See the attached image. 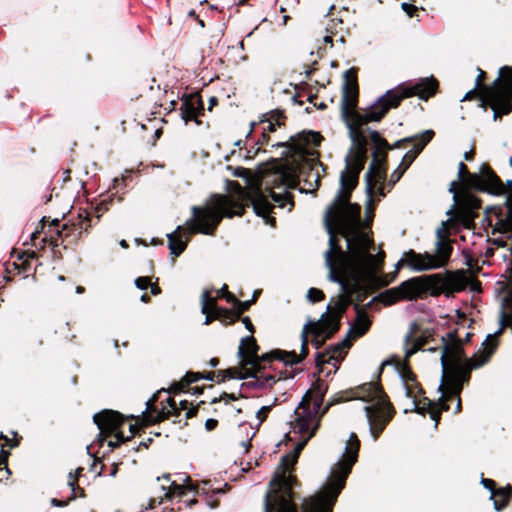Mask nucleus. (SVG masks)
<instances>
[{"mask_svg": "<svg viewBox=\"0 0 512 512\" xmlns=\"http://www.w3.org/2000/svg\"><path fill=\"white\" fill-rule=\"evenodd\" d=\"M358 68L351 67L344 73L341 99V116L349 128L351 147L345 157V169L340 173V188L344 194H352L359 184V177L367 162L368 139L363 128L370 122H380L401 102L413 96L427 101L439 91V82L434 76L421 78L415 83H404L386 91L366 112L356 111L359 100Z\"/></svg>", "mask_w": 512, "mask_h": 512, "instance_id": "nucleus-1", "label": "nucleus"}, {"mask_svg": "<svg viewBox=\"0 0 512 512\" xmlns=\"http://www.w3.org/2000/svg\"><path fill=\"white\" fill-rule=\"evenodd\" d=\"M328 385L318 378L312 387L305 393L297 410L294 428L300 433H309L308 439L312 438L320 426L321 417L326 414L333 405L359 399L364 402L375 403L365 406L366 417L369 423L370 432L374 440H377L388 423L394 417L396 411L384 391L380 379L376 382L363 383L355 388H349L335 393L327 402L319 416V410L323 404Z\"/></svg>", "mask_w": 512, "mask_h": 512, "instance_id": "nucleus-2", "label": "nucleus"}, {"mask_svg": "<svg viewBox=\"0 0 512 512\" xmlns=\"http://www.w3.org/2000/svg\"><path fill=\"white\" fill-rule=\"evenodd\" d=\"M228 186L236 199L223 194L212 195L204 206L192 207V218L186 221L184 227L178 226L174 232L167 234L171 254L178 257L187 248L189 239L182 240V233L213 236L224 217H241L250 205L256 215L269 218L274 206L260 184L244 188L237 181H229Z\"/></svg>", "mask_w": 512, "mask_h": 512, "instance_id": "nucleus-3", "label": "nucleus"}, {"mask_svg": "<svg viewBox=\"0 0 512 512\" xmlns=\"http://www.w3.org/2000/svg\"><path fill=\"white\" fill-rule=\"evenodd\" d=\"M352 194L338 191L334 200L326 208L324 223L329 234V249L325 252V263L329 269L328 278L332 282L342 281V272L356 270L351 267L350 256L339 244L337 232L346 240L361 222V206L351 202Z\"/></svg>", "mask_w": 512, "mask_h": 512, "instance_id": "nucleus-4", "label": "nucleus"}, {"mask_svg": "<svg viewBox=\"0 0 512 512\" xmlns=\"http://www.w3.org/2000/svg\"><path fill=\"white\" fill-rule=\"evenodd\" d=\"M466 287V278L463 270L446 271L441 273L412 277L403 281L399 286L381 293L379 299L385 306L393 305L399 301H413L423 299L429 293L432 297L444 294L447 297L455 292H461Z\"/></svg>", "mask_w": 512, "mask_h": 512, "instance_id": "nucleus-5", "label": "nucleus"}, {"mask_svg": "<svg viewBox=\"0 0 512 512\" xmlns=\"http://www.w3.org/2000/svg\"><path fill=\"white\" fill-rule=\"evenodd\" d=\"M500 335L496 332L493 335L489 334L482 344L484 348L478 350L471 358L466 357L463 343H442V380L446 381L454 394L459 393L464 385L469 383L473 369L480 368L490 361L497 350V338Z\"/></svg>", "mask_w": 512, "mask_h": 512, "instance_id": "nucleus-6", "label": "nucleus"}, {"mask_svg": "<svg viewBox=\"0 0 512 512\" xmlns=\"http://www.w3.org/2000/svg\"><path fill=\"white\" fill-rule=\"evenodd\" d=\"M305 443H299L289 453L283 455L270 482V489L265 495L264 512H302L296 503L297 487L301 486L293 473L301 450Z\"/></svg>", "mask_w": 512, "mask_h": 512, "instance_id": "nucleus-7", "label": "nucleus"}, {"mask_svg": "<svg viewBox=\"0 0 512 512\" xmlns=\"http://www.w3.org/2000/svg\"><path fill=\"white\" fill-rule=\"evenodd\" d=\"M305 443H299L289 453L283 455L270 482V489L265 495L264 512H302L296 503L297 487L301 486L293 473L301 450Z\"/></svg>", "mask_w": 512, "mask_h": 512, "instance_id": "nucleus-8", "label": "nucleus"}, {"mask_svg": "<svg viewBox=\"0 0 512 512\" xmlns=\"http://www.w3.org/2000/svg\"><path fill=\"white\" fill-rule=\"evenodd\" d=\"M360 440L356 433H351L342 459L332 471V479L328 485L301 501L302 512H333L338 496L345 487L346 479L358 460Z\"/></svg>", "mask_w": 512, "mask_h": 512, "instance_id": "nucleus-9", "label": "nucleus"}, {"mask_svg": "<svg viewBox=\"0 0 512 512\" xmlns=\"http://www.w3.org/2000/svg\"><path fill=\"white\" fill-rule=\"evenodd\" d=\"M324 137L320 132L313 130H303L290 136L287 141L273 144V147H285L288 149L289 156L292 158L293 172L304 178V181L312 186L309 178L314 176L315 188L320 186V175L318 172L313 174L316 167L321 166L325 172L327 166L324 165L319 157L320 153L314 149L321 145Z\"/></svg>", "mask_w": 512, "mask_h": 512, "instance_id": "nucleus-10", "label": "nucleus"}, {"mask_svg": "<svg viewBox=\"0 0 512 512\" xmlns=\"http://www.w3.org/2000/svg\"><path fill=\"white\" fill-rule=\"evenodd\" d=\"M370 134V141L374 146L372 160L365 173V190L371 199L375 195L378 183H385L388 171V141L376 130L367 129Z\"/></svg>", "mask_w": 512, "mask_h": 512, "instance_id": "nucleus-11", "label": "nucleus"}, {"mask_svg": "<svg viewBox=\"0 0 512 512\" xmlns=\"http://www.w3.org/2000/svg\"><path fill=\"white\" fill-rule=\"evenodd\" d=\"M342 281L337 282L341 288V294L337 299H332L327 306V311L323 314L328 319L326 324L331 325V334H335L340 330L341 318L345 314L348 307L353 304L354 291L359 287V273L356 270L342 272Z\"/></svg>", "mask_w": 512, "mask_h": 512, "instance_id": "nucleus-12", "label": "nucleus"}, {"mask_svg": "<svg viewBox=\"0 0 512 512\" xmlns=\"http://www.w3.org/2000/svg\"><path fill=\"white\" fill-rule=\"evenodd\" d=\"M79 214L78 223H65L59 229L60 221L54 219L48 225V232L42 239L44 243H49L53 249L62 245L64 249H72L80 240L83 231L88 232L91 227L90 214L84 211Z\"/></svg>", "mask_w": 512, "mask_h": 512, "instance_id": "nucleus-13", "label": "nucleus"}, {"mask_svg": "<svg viewBox=\"0 0 512 512\" xmlns=\"http://www.w3.org/2000/svg\"><path fill=\"white\" fill-rule=\"evenodd\" d=\"M480 107L493 110V119L501 120L503 115L512 112V80L498 77L489 87L481 93Z\"/></svg>", "mask_w": 512, "mask_h": 512, "instance_id": "nucleus-14", "label": "nucleus"}, {"mask_svg": "<svg viewBox=\"0 0 512 512\" xmlns=\"http://www.w3.org/2000/svg\"><path fill=\"white\" fill-rule=\"evenodd\" d=\"M126 418L118 411L104 409L93 416V421L100 430L99 441L102 443L106 438L114 436V441H109L108 446L114 450L122 444L130 441V437H125L121 427Z\"/></svg>", "mask_w": 512, "mask_h": 512, "instance_id": "nucleus-15", "label": "nucleus"}, {"mask_svg": "<svg viewBox=\"0 0 512 512\" xmlns=\"http://www.w3.org/2000/svg\"><path fill=\"white\" fill-rule=\"evenodd\" d=\"M360 223L350 230L347 238V248L351 260V267L358 271L359 267L366 265V261H372L374 256L368 253V249L374 245V241L368 235L359 231Z\"/></svg>", "mask_w": 512, "mask_h": 512, "instance_id": "nucleus-16", "label": "nucleus"}, {"mask_svg": "<svg viewBox=\"0 0 512 512\" xmlns=\"http://www.w3.org/2000/svg\"><path fill=\"white\" fill-rule=\"evenodd\" d=\"M260 346L253 335L243 337L240 340L237 356L240 359L241 368L255 370V375L261 369L262 362H270L276 360L270 356L271 351L259 355Z\"/></svg>", "mask_w": 512, "mask_h": 512, "instance_id": "nucleus-17", "label": "nucleus"}, {"mask_svg": "<svg viewBox=\"0 0 512 512\" xmlns=\"http://www.w3.org/2000/svg\"><path fill=\"white\" fill-rule=\"evenodd\" d=\"M487 177L492 178L491 180L500 184V177L494 172L489 164H483L480 168V173H471L464 162H460L458 165V178L463 186L467 189H474L483 192Z\"/></svg>", "mask_w": 512, "mask_h": 512, "instance_id": "nucleus-18", "label": "nucleus"}, {"mask_svg": "<svg viewBox=\"0 0 512 512\" xmlns=\"http://www.w3.org/2000/svg\"><path fill=\"white\" fill-rule=\"evenodd\" d=\"M165 391L164 389L155 393L152 398L147 402L146 411L143 412L141 417L142 426H150L160 422H163L170 417L178 418L181 415V409L176 405L168 409L161 401V408L158 407L156 402L158 401L159 395Z\"/></svg>", "mask_w": 512, "mask_h": 512, "instance_id": "nucleus-19", "label": "nucleus"}, {"mask_svg": "<svg viewBox=\"0 0 512 512\" xmlns=\"http://www.w3.org/2000/svg\"><path fill=\"white\" fill-rule=\"evenodd\" d=\"M180 116L182 120L187 124L190 121H194L196 125H201L203 122L200 116L204 115V102L200 93L195 92L191 94H185L181 98L180 105Z\"/></svg>", "mask_w": 512, "mask_h": 512, "instance_id": "nucleus-20", "label": "nucleus"}, {"mask_svg": "<svg viewBox=\"0 0 512 512\" xmlns=\"http://www.w3.org/2000/svg\"><path fill=\"white\" fill-rule=\"evenodd\" d=\"M482 201L473 195H467L456 210L455 218L465 228H472L478 216L477 210L481 208Z\"/></svg>", "mask_w": 512, "mask_h": 512, "instance_id": "nucleus-21", "label": "nucleus"}, {"mask_svg": "<svg viewBox=\"0 0 512 512\" xmlns=\"http://www.w3.org/2000/svg\"><path fill=\"white\" fill-rule=\"evenodd\" d=\"M437 237L435 254H430L436 269L445 267L449 263L453 252L452 240L447 238L442 230L437 231Z\"/></svg>", "mask_w": 512, "mask_h": 512, "instance_id": "nucleus-22", "label": "nucleus"}, {"mask_svg": "<svg viewBox=\"0 0 512 512\" xmlns=\"http://www.w3.org/2000/svg\"><path fill=\"white\" fill-rule=\"evenodd\" d=\"M405 351V359H409L419 350H422L426 345H428V340L426 334H422L420 325L416 322H413L410 325L409 332L405 336V345H410Z\"/></svg>", "mask_w": 512, "mask_h": 512, "instance_id": "nucleus-23", "label": "nucleus"}, {"mask_svg": "<svg viewBox=\"0 0 512 512\" xmlns=\"http://www.w3.org/2000/svg\"><path fill=\"white\" fill-rule=\"evenodd\" d=\"M202 379L216 382L217 371H188L178 382H174L171 385V387L169 388V392L173 394H179L182 391H185L186 388L189 387L192 383H195Z\"/></svg>", "mask_w": 512, "mask_h": 512, "instance_id": "nucleus-24", "label": "nucleus"}, {"mask_svg": "<svg viewBox=\"0 0 512 512\" xmlns=\"http://www.w3.org/2000/svg\"><path fill=\"white\" fill-rule=\"evenodd\" d=\"M354 309L356 311V319L347 332V336L352 341L364 336L369 331L372 324L364 307L359 304H354Z\"/></svg>", "mask_w": 512, "mask_h": 512, "instance_id": "nucleus-25", "label": "nucleus"}, {"mask_svg": "<svg viewBox=\"0 0 512 512\" xmlns=\"http://www.w3.org/2000/svg\"><path fill=\"white\" fill-rule=\"evenodd\" d=\"M407 257V266L414 271H428L436 269V265L432 262L429 252L417 253L415 250L410 249L404 253Z\"/></svg>", "mask_w": 512, "mask_h": 512, "instance_id": "nucleus-26", "label": "nucleus"}, {"mask_svg": "<svg viewBox=\"0 0 512 512\" xmlns=\"http://www.w3.org/2000/svg\"><path fill=\"white\" fill-rule=\"evenodd\" d=\"M309 354L308 345H301L300 354H297L295 351H286L282 349H273L271 350L270 356L276 358L277 361H281L284 365L293 366L301 363Z\"/></svg>", "mask_w": 512, "mask_h": 512, "instance_id": "nucleus-27", "label": "nucleus"}, {"mask_svg": "<svg viewBox=\"0 0 512 512\" xmlns=\"http://www.w3.org/2000/svg\"><path fill=\"white\" fill-rule=\"evenodd\" d=\"M327 321L328 319L322 315L319 321L312 323V334L314 337L311 342L316 349L321 348L326 340L334 336V334L330 335L332 328L331 325L326 324Z\"/></svg>", "mask_w": 512, "mask_h": 512, "instance_id": "nucleus-28", "label": "nucleus"}, {"mask_svg": "<svg viewBox=\"0 0 512 512\" xmlns=\"http://www.w3.org/2000/svg\"><path fill=\"white\" fill-rule=\"evenodd\" d=\"M254 375L255 370L241 368V364L239 363V367H230L224 370H218L216 383H222L230 379L244 380Z\"/></svg>", "mask_w": 512, "mask_h": 512, "instance_id": "nucleus-29", "label": "nucleus"}, {"mask_svg": "<svg viewBox=\"0 0 512 512\" xmlns=\"http://www.w3.org/2000/svg\"><path fill=\"white\" fill-rule=\"evenodd\" d=\"M490 499L493 500L494 509L497 512H501L512 500V485L507 484L504 487H498V489L493 491L492 495H490Z\"/></svg>", "mask_w": 512, "mask_h": 512, "instance_id": "nucleus-30", "label": "nucleus"}, {"mask_svg": "<svg viewBox=\"0 0 512 512\" xmlns=\"http://www.w3.org/2000/svg\"><path fill=\"white\" fill-rule=\"evenodd\" d=\"M491 179L492 178L487 177L483 192L493 195H507L508 201L512 202V180L503 183L500 179V184H496Z\"/></svg>", "mask_w": 512, "mask_h": 512, "instance_id": "nucleus-31", "label": "nucleus"}, {"mask_svg": "<svg viewBox=\"0 0 512 512\" xmlns=\"http://www.w3.org/2000/svg\"><path fill=\"white\" fill-rule=\"evenodd\" d=\"M439 390L442 392V396L440 397L441 409L444 411H448L450 409L448 402L457 399L455 413L461 412L462 404L460 394L462 390H460L459 393L454 394L453 391L446 384V381L444 380H442L441 385L439 386Z\"/></svg>", "mask_w": 512, "mask_h": 512, "instance_id": "nucleus-32", "label": "nucleus"}, {"mask_svg": "<svg viewBox=\"0 0 512 512\" xmlns=\"http://www.w3.org/2000/svg\"><path fill=\"white\" fill-rule=\"evenodd\" d=\"M250 378H254V381H250L248 383H243L241 386H248L251 388H272L276 383V378L274 374L271 373H261V369L257 372L256 375L251 376Z\"/></svg>", "mask_w": 512, "mask_h": 512, "instance_id": "nucleus-33", "label": "nucleus"}, {"mask_svg": "<svg viewBox=\"0 0 512 512\" xmlns=\"http://www.w3.org/2000/svg\"><path fill=\"white\" fill-rule=\"evenodd\" d=\"M435 136V132L433 130H426L417 139V141L413 148L405 153V155H410L411 160L414 162L418 155L422 152L424 147L433 139Z\"/></svg>", "mask_w": 512, "mask_h": 512, "instance_id": "nucleus-34", "label": "nucleus"}, {"mask_svg": "<svg viewBox=\"0 0 512 512\" xmlns=\"http://www.w3.org/2000/svg\"><path fill=\"white\" fill-rule=\"evenodd\" d=\"M412 163L413 161L411 160L410 155H404L399 166L392 172L388 181V186L393 187L402 178Z\"/></svg>", "mask_w": 512, "mask_h": 512, "instance_id": "nucleus-35", "label": "nucleus"}, {"mask_svg": "<svg viewBox=\"0 0 512 512\" xmlns=\"http://www.w3.org/2000/svg\"><path fill=\"white\" fill-rule=\"evenodd\" d=\"M352 346V340L346 335V337L339 343L332 345L326 349V353L329 355V360H336V355L342 353L347 354V350Z\"/></svg>", "mask_w": 512, "mask_h": 512, "instance_id": "nucleus-36", "label": "nucleus"}, {"mask_svg": "<svg viewBox=\"0 0 512 512\" xmlns=\"http://www.w3.org/2000/svg\"><path fill=\"white\" fill-rule=\"evenodd\" d=\"M413 406V409H411L410 411L425 416L428 410H431L433 407L436 406V403H434L428 397L421 395L417 399H413Z\"/></svg>", "mask_w": 512, "mask_h": 512, "instance_id": "nucleus-37", "label": "nucleus"}, {"mask_svg": "<svg viewBox=\"0 0 512 512\" xmlns=\"http://www.w3.org/2000/svg\"><path fill=\"white\" fill-rule=\"evenodd\" d=\"M287 119L284 111L282 110H271L268 113L263 114L260 119L259 123H264L265 121H270L274 125H277L279 128L282 126H285V120Z\"/></svg>", "mask_w": 512, "mask_h": 512, "instance_id": "nucleus-38", "label": "nucleus"}, {"mask_svg": "<svg viewBox=\"0 0 512 512\" xmlns=\"http://www.w3.org/2000/svg\"><path fill=\"white\" fill-rule=\"evenodd\" d=\"M216 317L220 322H222L224 325H232L235 322H237L239 319V316H237L236 312L228 308L220 307L216 311Z\"/></svg>", "mask_w": 512, "mask_h": 512, "instance_id": "nucleus-39", "label": "nucleus"}, {"mask_svg": "<svg viewBox=\"0 0 512 512\" xmlns=\"http://www.w3.org/2000/svg\"><path fill=\"white\" fill-rule=\"evenodd\" d=\"M220 307L217 305V297H212L210 291L204 290L202 293V308L201 312L217 311Z\"/></svg>", "mask_w": 512, "mask_h": 512, "instance_id": "nucleus-40", "label": "nucleus"}, {"mask_svg": "<svg viewBox=\"0 0 512 512\" xmlns=\"http://www.w3.org/2000/svg\"><path fill=\"white\" fill-rule=\"evenodd\" d=\"M399 373L405 386L411 385V382H415L417 379V375L412 371L407 360L400 365Z\"/></svg>", "mask_w": 512, "mask_h": 512, "instance_id": "nucleus-41", "label": "nucleus"}, {"mask_svg": "<svg viewBox=\"0 0 512 512\" xmlns=\"http://www.w3.org/2000/svg\"><path fill=\"white\" fill-rule=\"evenodd\" d=\"M406 396L412 399H417L421 395L425 394L424 389L421 384L416 379L415 382H411V385L405 386Z\"/></svg>", "mask_w": 512, "mask_h": 512, "instance_id": "nucleus-42", "label": "nucleus"}, {"mask_svg": "<svg viewBox=\"0 0 512 512\" xmlns=\"http://www.w3.org/2000/svg\"><path fill=\"white\" fill-rule=\"evenodd\" d=\"M278 186L284 185L288 188H294L298 182L297 177L294 174L284 172L278 176Z\"/></svg>", "mask_w": 512, "mask_h": 512, "instance_id": "nucleus-43", "label": "nucleus"}, {"mask_svg": "<svg viewBox=\"0 0 512 512\" xmlns=\"http://www.w3.org/2000/svg\"><path fill=\"white\" fill-rule=\"evenodd\" d=\"M253 304H255V300L241 301L236 298V302H233L232 305L234 306V311L240 319L242 314L248 311Z\"/></svg>", "mask_w": 512, "mask_h": 512, "instance_id": "nucleus-44", "label": "nucleus"}, {"mask_svg": "<svg viewBox=\"0 0 512 512\" xmlns=\"http://www.w3.org/2000/svg\"><path fill=\"white\" fill-rule=\"evenodd\" d=\"M269 194H270L272 200L275 203H278V205L280 207H284L286 202L289 201L290 199H292V195L288 192L281 194V193L274 192L272 189H269Z\"/></svg>", "mask_w": 512, "mask_h": 512, "instance_id": "nucleus-45", "label": "nucleus"}, {"mask_svg": "<svg viewBox=\"0 0 512 512\" xmlns=\"http://www.w3.org/2000/svg\"><path fill=\"white\" fill-rule=\"evenodd\" d=\"M185 487L183 485L172 482L168 491L165 493L166 499H171L174 495L183 496L185 494Z\"/></svg>", "mask_w": 512, "mask_h": 512, "instance_id": "nucleus-46", "label": "nucleus"}, {"mask_svg": "<svg viewBox=\"0 0 512 512\" xmlns=\"http://www.w3.org/2000/svg\"><path fill=\"white\" fill-rule=\"evenodd\" d=\"M307 298L311 303H317L325 299V294L322 290L312 287L307 292Z\"/></svg>", "mask_w": 512, "mask_h": 512, "instance_id": "nucleus-47", "label": "nucleus"}, {"mask_svg": "<svg viewBox=\"0 0 512 512\" xmlns=\"http://www.w3.org/2000/svg\"><path fill=\"white\" fill-rule=\"evenodd\" d=\"M217 298H223L227 303L236 302V296L228 290V286L224 284L221 289L217 290Z\"/></svg>", "mask_w": 512, "mask_h": 512, "instance_id": "nucleus-48", "label": "nucleus"}, {"mask_svg": "<svg viewBox=\"0 0 512 512\" xmlns=\"http://www.w3.org/2000/svg\"><path fill=\"white\" fill-rule=\"evenodd\" d=\"M441 343H463V340L459 337L458 329H454L441 337Z\"/></svg>", "mask_w": 512, "mask_h": 512, "instance_id": "nucleus-49", "label": "nucleus"}, {"mask_svg": "<svg viewBox=\"0 0 512 512\" xmlns=\"http://www.w3.org/2000/svg\"><path fill=\"white\" fill-rule=\"evenodd\" d=\"M68 485L71 488L72 493H75L77 495V497H80V498L86 497V492H85L84 488L79 486L77 477H74L73 479L69 480Z\"/></svg>", "mask_w": 512, "mask_h": 512, "instance_id": "nucleus-50", "label": "nucleus"}, {"mask_svg": "<svg viewBox=\"0 0 512 512\" xmlns=\"http://www.w3.org/2000/svg\"><path fill=\"white\" fill-rule=\"evenodd\" d=\"M327 355V353H322V352H318L316 354V358H315V365H316V368H317V373L318 374H321L324 372V369H323V366L324 364L326 363H330L332 360H329L325 358V356Z\"/></svg>", "mask_w": 512, "mask_h": 512, "instance_id": "nucleus-51", "label": "nucleus"}, {"mask_svg": "<svg viewBox=\"0 0 512 512\" xmlns=\"http://www.w3.org/2000/svg\"><path fill=\"white\" fill-rule=\"evenodd\" d=\"M438 408L435 406L431 410H428L427 413L430 415V418L435 422V427L437 428L438 424L441 420V414L444 410L441 409V401H438Z\"/></svg>", "mask_w": 512, "mask_h": 512, "instance_id": "nucleus-52", "label": "nucleus"}, {"mask_svg": "<svg viewBox=\"0 0 512 512\" xmlns=\"http://www.w3.org/2000/svg\"><path fill=\"white\" fill-rule=\"evenodd\" d=\"M205 404L204 401H200L196 406L194 407H191V408H188L187 411H186V414H185V421L184 423L180 426V428H183L185 426L188 425L187 423V420L188 419H191V418H194L197 416L198 414V411H199V408L201 407V405Z\"/></svg>", "mask_w": 512, "mask_h": 512, "instance_id": "nucleus-53", "label": "nucleus"}, {"mask_svg": "<svg viewBox=\"0 0 512 512\" xmlns=\"http://www.w3.org/2000/svg\"><path fill=\"white\" fill-rule=\"evenodd\" d=\"M243 397V395L241 393H239V395H235L234 393H227V392H223L219 397H215L211 400V404H215V403H218L220 402L221 400H225V401H236L238 400L239 398Z\"/></svg>", "mask_w": 512, "mask_h": 512, "instance_id": "nucleus-54", "label": "nucleus"}, {"mask_svg": "<svg viewBox=\"0 0 512 512\" xmlns=\"http://www.w3.org/2000/svg\"><path fill=\"white\" fill-rule=\"evenodd\" d=\"M368 296L367 290L363 287L361 282L359 281V287L354 291V299L356 301L355 304H359L363 302Z\"/></svg>", "mask_w": 512, "mask_h": 512, "instance_id": "nucleus-55", "label": "nucleus"}, {"mask_svg": "<svg viewBox=\"0 0 512 512\" xmlns=\"http://www.w3.org/2000/svg\"><path fill=\"white\" fill-rule=\"evenodd\" d=\"M486 86H482L481 88H478V87H475L474 89L468 91L464 98L462 99V101H465V100H473L475 98H478L480 101H481V93L483 92V89L485 88Z\"/></svg>", "mask_w": 512, "mask_h": 512, "instance_id": "nucleus-56", "label": "nucleus"}, {"mask_svg": "<svg viewBox=\"0 0 512 512\" xmlns=\"http://www.w3.org/2000/svg\"><path fill=\"white\" fill-rule=\"evenodd\" d=\"M274 375H275L276 382H277V381H281V380H287V379L294 378L296 375V371L295 370L288 371L286 368H284V369L278 371V373L274 374Z\"/></svg>", "mask_w": 512, "mask_h": 512, "instance_id": "nucleus-57", "label": "nucleus"}, {"mask_svg": "<svg viewBox=\"0 0 512 512\" xmlns=\"http://www.w3.org/2000/svg\"><path fill=\"white\" fill-rule=\"evenodd\" d=\"M135 285L140 290H146L151 285V278L148 276H141L135 279Z\"/></svg>", "mask_w": 512, "mask_h": 512, "instance_id": "nucleus-58", "label": "nucleus"}, {"mask_svg": "<svg viewBox=\"0 0 512 512\" xmlns=\"http://www.w3.org/2000/svg\"><path fill=\"white\" fill-rule=\"evenodd\" d=\"M77 498L75 493H72L71 496L67 500H60L57 498H52L50 503L55 507H66L71 501H74Z\"/></svg>", "mask_w": 512, "mask_h": 512, "instance_id": "nucleus-59", "label": "nucleus"}, {"mask_svg": "<svg viewBox=\"0 0 512 512\" xmlns=\"http://www.w3.org/2000/svg\"><path fill=\"white\" fill-rule=\"evenodd\" d=\"M269 141H270V134H268L267 132L262 130L261 137L255 143L258 147L256 148L254 154L256 155L261 150V147L263 145L268 144Z\"/></svg>", "mask_w": 512, "mask_h": 512, "instance_id": "nucleus-60", "label": "nucleus"}, {"mask_svg": "<svg viewBox=\"0 0 512 512\" xmlns=\"http://www.w3.org/2000/svg\"><path fill=\"white\" fill-rule=\"evenodd\" d=\"M312 323L313 322H309V323L304 325L302 333H301V345H304V344L308 345L309 344L308 334L309 333L312 334Z\"/></svg>", "mask_w": 512, "mask_h": 512, "instance_id": "nucleus-61", "label": "nucleus"}, {"mask_svg": "<svg viewBox=\"0 0 512 512\" xmlns=\"http://www.w3.org/2000/svg\"><path fill=\"white\" fill-rule=\"evenodd\" d=\"M481 484L483 485L484 488L489 490L491 494L493 493V491H496L498 489V487L496 486V482L489 478L482 477Z\"/></svg>", "mask_w": 512, "mask_h": 512, "instance_id": "nucleus-62", "label": "nucleus"}, {"mask_svg": "<svg viewBox=\"0 0 512 512\" xmlns=\"http://www.w3.org/2000/svg\"><path fill=\"white\" fill-rule=\"evenodd\" d=\"M270 411H271L270 406H263L258 410L256 416H257V419L260 421V423L264 422L267 419Z\"/></svg>", "mask_w": 512, "mask_h": 512, "instance_id": "nucleus-63", "label": "nucleus"}, {"mask_svg": "<svg viewBox=\"0 0 512 512\" xmlns=\"http://www.w3.org/2000/svg\"><path fill=\"white\" fill-rule=\"evenodd\" d=\"M499 76L505 79L512 80V67L510 66H503L499 70Z\"/></svg>", "mask_w": 512, "mask_h": 512, "instance_id": "nucleus-64", "label": "nucleus"}]
</instances>
